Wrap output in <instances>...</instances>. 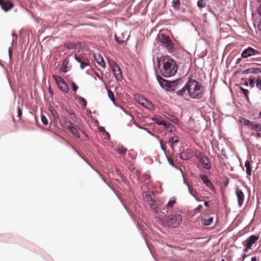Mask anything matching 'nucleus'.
Wrapping results in <instances>:
<instances>
[{
  "instance_id": "13",
  "label": "nucleus",
  "mask_w": 261,
  "mask_h": 261,
  "mask_svg": "<svg viewBox=\"0 0 261 261\" xmlns=\"http://www.w3.org/2000/svg\"><path fill=\"white\" fill-rule=\"evenodd\" d=\"M99 133L101 138L105 142H107L110 139V135L108 132L106 131L105 128L103 126H99Z\"/></svg>"
},
{
  "instance_id": "47",
  "label": "nucleus",
  "mask_w": 261,
  "mask_h": 261,
  "mask_svg": "<svg viewBox=\"0 0 261 261\" xmlns=\"http://www.w3.org/2000/svg\"><path fill=\"white\" fill-rule=\"evenodd\" d=\"M72 88L74 92H76L77 90L78 89V87L76 85V84L74 82H72L71 83Z\"/></svg>"
},
{
  "instance_id": "27",
  "label": "nucleus",
  "mask_w": 261,
  "mask_h": 261,
  "mask_svg": "<svg viewBox=\"0 0 261 261\" xmlns=\"http://www.w3.org/2000/svg\"><path fill=\"white\" fill-rule=\"evenodd\" d=\"M148 205H149L150 208H151L152 210H154L158 208H159L158 206L159 204L153 199L152 200V201L149 203Z\"/></svg>"
},
{
  "instance_id": "54",
  "label": "nucleus",
  "mask_w": 261,
  "mask_h": 261,
  "mask_svg": "<svg viewBox=\"0 0 261 261\" xmlns=\"http://www.w3.org/2000/svg\"><path fill=\"white\" fill-rule=\"evenodd\" d=\"M245 248L243 249V252H247L249 250L251 249V248H248V245H246V244H245Z\"/></svg>"
},
{
  "instance_id": "52",
  "label": "nucleus",
  "mask_w": 261,
  "mask_h": 261,
  "mask_svg": "<svg viewBox=\"0 0 261 261\" xmlns=\"http://www.w3.org/2000/svg\"><path fill=\"white\" fill-rule=\"evenodd\" d=\"M177 143H175V142H172V144H171V146H170V147H171V149H172V152H174V151H175V150H174V147H175V146H176L177 145Z\"/></svg>"
},
{
  "instance_id": "9",
  "label": "nucleus",
  "mask_w": 261,
  "mask_h": 261,
  "mask_svg": "<svg viewBox=\"0 0 261 261\" xmlns=\"http://www.w3.org/2000/svg\"><path fill=\"white\" fill-rule=\"evenodd\" d=\"M236 195L237 197L238 204L239 206H241L244 201L245 195L242 191L239 188H237L235 190Z\"/></svg>"
},
{
  "instance_id": "17",
  "label": "nucleus",
  "mask_w": 261,
  "mask_h": 261,
  "mask_svg": "<svg viewBox=\"0 0 261 261\" xmlns=\"http://www.w3.org/2000/svg\"><path fill=\"white\" fill-rule=\"evenodd\" d=\"M213 218L210 215H204L201 219V222L202 224L208 226L212 224Z\"/></svg>"
},
{
  "instance_id": "11",
  "label": "nucleus",
  "mask_w": 261,
  "mask_h": 261,
  "mask_svg": "<svg viewBox=\"0 0 261 261\" xmlns=\"http://www.w3.org/2000/svg\"><path fill=\"white\" fill-rule=\"evenodd\" d=\"M157 79L162 87L170 91L171 81L166 80L159 75L157 76Z\"/></svg>"
},
{
  "instance_id": "43",
  "label": "nucleus",
  "mask_w": 261,
  "mask_h": 261,
  "mask_svg": "<svg viewBox=\"0 0 261 261\" xmlns=\"http://www.w3.org/2000/svg\"><path fill=\"white\" fill-rule=\"evenodd\" d=\"M99 58L100 59V61H99V65L105 68L106 67V64L104 62L102 57L100 55H99Z\"/></svg>"
},
{
  "instance_id": "1",
  "label": "nucleus",
  "mask_w": 261,
  "mask_h": 261,
  "mask_svg": "<svg viewBox=\"0 0 261 261\" xmlns=\"http://www.w3.org/2000/svg\"><path fill=\"white\" fill-rule=\"evenodd\" d=\"M158 65L161 74L165 77L174 75L177 71L175 61L169 56L158 58Z\"/></svg>"
},
{
  "instance_id": "18",
  "label": "nucleus",
  "mask_w": 261,
  "mask_h": 261,
  "mask_svg": "<svg viewBox=\"0 0 261 261\" xmlns=\"http://www.w3.org/2000/svg\"><path fill=\"white\" fill-rule=\"evenodd\" d=\"M112 71L114 74L116 79L118 81H122L123 79V76L119 66L114 68V69L112 70Z\"/></svg>"
},
{
  "instance_id": "16",
  "label": "nucleus",
  "mask_w": 261,
  "mask_h": 261,
  "mask_svg": "<svg viewBox=\"0 0 261 261\" xmlns=\"http://www.w3.org/2000/svg\"><path fill=\"white\" fill-rule=\"evenodd\" d=\"M193 156L192 151L191 149H186L180 153V158L184 160L191 159Z\"/></svg>"
},
{
  "instance_id": "19",
  "label": "nucleus",
  "mask_w": 261,
  "mask_h": 261,
  "mask_svg": "<svg viewBox=\"0 0 261 261\" xmlns=\"http://www.w3.org/2000/svg\"><path fill=\"white\" fill-rule=\"evenodd\" d=\"M246 73H255L258 74L261 73V68H249L244 71Z\"/></svg>"
},
{
  "instance_id": "45",
  "label": "nucleus",
  "mask_w": 261,
  "mask_h": 261,
  "mask_svg": "<svg viewBox=\"0 0 261 261\" xmlns=\"http://www.w3.org/2000/svg\"><path fill=\"white\" fill-rule=\"evenodd\" d=\"M172 138V142H175L176 143H178L179 141V137L177 136H174L170 137Z\"/></svg>"
},
{
  "instance_id": "40",
  "label": "nucleus",
  "mask_w": 261,
  "mask_h": 261,
  "mask_svg": "<svg viewBox=\"0 0 261 261\" xmlns=\"http://www.w3.org/2000/svg\"><path fill=\"white\" fill-rule=\"evenodd\" d=\"M53 76H54V78L56 82H57V84H58V85H59V83H62L64 81L63 79L59 76L54 75H53Z\"/></svg>"
},
{
  "instance_id": "12",
  "label": "nucleus",
  "mask_w": 261,
  "mask_h": 261,
  "mask_svg": "<svg viewBox=\"0 0 261 261\" xmlns=\"http://www.w3.org/2000/svg\"><path fill=\"white\" fill-rule=\"evenodd\" d=\"M0 6L5 11H8L13 7V3L10 1H5V0H0Z\"/></svg>"
},
{
  "instance_id": "3",
  "label": "nucleus",
  "mask_w": 261,
  "mask_h": 261,
  "mask_svg": "<svg viewBox=\"0 0 261 261\" xmlns=\"http://www.w3.org/2000/svg\"><path fill=\"white\" fill-rule=\"evenodd\" d=\"M182 217L180 215L175 214L162 221V225L165 227L177 228L181 223Z\"/></svg>"
},
{
  "instance_id": "50",
  "label": "nucleus",
  "mask_w": 261,
  "mask_h": 261,
  "mask_svg": "<svg viewBox=\"0 0 261 261\" xmlns=\"http://www.w3.org/2000/svg\"><path fill=\"white\" fill-rule=\"evenodd\" d=\"M202 208H203V206L202 205L200 204L195 210V211L198 212H201Z\"/></svg>"
},
{
  "instance_id": "15",
  "label": "nucleus",
  "mask_w": 261,
  "mask_h": 261,
  "mask_svg": "<svg viewBox=\"0 0 261 261\" xmlns=\"http://www.w3.org/2000/svg\"><path fill=\"white\" fill-rule=\"evenodd\" d=\"M182 84V81L181 79H177L170 83V91H176L178 87Z\"/></svg>"
},
{
  "instance_id": "24",
  "label": "nucleus",
  "mask_w": 261,
  "mask_h": 261,
  "mask_svg": "<svg viewBox=\"0 0 261 261\" xmlns=\"http://www.w3.org/2000/svg\"><path fill=\"white\" fill-rule=\"evenodd\" d=\"M245 166L246 168V173L248 175H251V169L250 167V163L249 161H246L245 163Z\"/></svg>"
},
{
  "instance_id": "59",
  "label": "nucleus",
  "mask_w": 261,
  "mask_h": 261,
  "mask_svg": "<svg viewBox=\"0 0 261 261\" xmlns=\"http://www.w3.org/2000/svg\"><path fill=\"white\" fill-rule=\"evenodd\" d=\"M61 70L62 71H63V72H66L67 71V70H66V66L62 67L61 68Z\"/></svg>"
},
{
  "instance_id": "8",
  "label": "nucleus",
  "mask_w": 261,
  "mask_h": 261,
  "mask_svg": "<svg viewBox=\"0 0 261 261\" xmlns=\"http://www.w3.org/2000/svg\"><path fill=\"white\" fill-rule=\"evenodd\" d=\"M75 59L80 63V67L82 69H84L86 66L88 65V60L86 56L81 54L79 50L77 53L75 55Z\"/></svg>"
},
{
  "instance_id": "35",
  "label": "nucleus",
  "mask_w": 261,
  "mask_h": 261,
  "mask_svg": "<svg viewBox=\"0 0 261 261\" xmlns=\"http://www.w3.org/2000/svg\"><path fill=\"white\" fill-rule=\"evenodd\" d=\"M197 6L200 8H202L205 7L206 6V1L205 0H199L197 2Z\"/></svg>"
},
{
  "instance_id": "38",
  "label": "nucleus",
  "mask_w": 261,
  "mask_h": 261,
  "mask_svg": "<svg viewBox=\"0 0 261 261\" xmlns=\"http://www.w3.org/2000/svg\"><path fill=\"white\" fill-rule=\"evenodd\" d=\"M241 90L242 91V93L244 94L245 97L247 99H249L248 95L249 94V91L247 89H244L243 88H241Z\"/></svg>"
},
{
  "instance_id": "37",
  "label": "nucleus",
  "mask_w": 261,
  "mask_h": 261,
  "mask_svg": "<svg viewBox=\"0 0 261 261\" xmlns=\"http://www.w3.org/2000/svg\"><path fill=\"white\" fill-rule=\"evenodd\" d=\"M153 121L155 123L158 124V125H163L164 124L165 120H161L160 119H159L158 118H154L153 119Z\"/></svg>"
},
{
  "instance_id": "33",
  "label": "nucleus",
  "mask_w": 261,
  "mask_h": 261,
  "mask_svg": "<svg viewBox=\"0 0 261 261\" xmlns=\"http://www.w3.org/2000/svg\"><path fill=\"white\" fill-rule=\"evenodd\" d=\"M108 96H109V98L114 103H115V96H114V94L113 92L111 90L108 89Z\"/></svg>"
},
{
  "instance_id": "22",
  "label": "nucleus",
  "mask_w": 261,
  "mask_h": 261,
  "mask_svg": "<svg viewBox=\"0 0 261 261\" xmlns=\"http://www.w3.org/2000/svg\"><path fill=\"white\" fill-rule=\"evenodd\" d=\"M58 86L63 92L67 93L69 91L68 87L65 83L64 81H63L62 83H59Z\"/></svg>"
},
{
  "instance_id": "55",
  "label": "nucleus",
  "mask_w": 261,
  "mask_h": 261,
  "mask_svg": "<svg viewBox=\"0 0 261 261\" xmlns=\"http://www.w3.org/2000/svg\"><path fill=\"white\" fill-rule=\"evenodd\" d=\"M168 162L169 163V164L172 166H174V162H173V161L172 159H170L169 158H168Z\"/></svg>"
},
{
  "instance_id": "10",
  "label": "nucleus",
  "mask_w": 261,
  "mask_h": 261,
  "mask_svg": "<svg viewBox=\"0 0 261 261\" xmlns=\"http://www.w3.org/2000/svg\"><path fill=\"white\" fill-rule=\"evenodd\" d=\"M259 238V235H251L245 240V244L248 245V248H252L253 244L255 243Z\"/></svg>"
},
{
  "instance_id": "32",
  "label": "nucleus",
  "mask_w": 261,
  "mask_h": 261,
  "mask_svg": "<svg viewBox=\"0 0 261 261\" xmlns=\"http://www.w3.org/2000/svg\"><path fill=\"white\" fill-rule=\"evenodd\" d=\"M251 128V129L254 130L256 131H261V125L255 124L253 122Z\"/></svg>"
},
{
  "instance_id": "57",
  "label": "nucleus",
  "mask_w": 261,
  "mask_h": 261,
  "mask_svg": "<svg viewBox=\"0 0 261 261\" xmlns=\"http://www.w3.org/2000/svg\"><path fill=\"white\" fill-rule=\"evenodd\" d=\"M201 197V196L199 193H198V195H197V198H195L196 199V200L201 201V199H200Z\"/></svg>"
},
{
  "instance_id": "39",
  "label": "nucleus",
  "mask_w": 261,
  "mask_h": 261,
  "mask_svg": "<svg viewBox=\"0 0 261 261\" xmlns=\"http://www.w3.org/2000/svg\"><path fill=\"white\" fill-rule=\"evenodd\" d=\"M160 145H161V147L162 148V149L165 152L166 151V145L167 144V142H164L163 140H160Z\"/></svg>"
},
{
  "instance_id": "36",
  "label": "nucleus",
  "mask_w": 261,
  "mask_h": 261,
  "mask_svg": "<svg viewBox=\"0 0 261 261\" xmlns=\"http://www.w3.org/2000/svg\"><path fill=\"white\" fill-rule=\"evenodd\" d=\"M65 46L70 49L76 48L75 44L73 42L66 43Z\"/></svg>"
},
{
  "instance_id": "2",
  "label": "nucleus",
  "mask_w": 261,
  "mask_h": 261,
  "mask_svg": "<svg viewBox=\"0 0 261 261\" xmlns=\"http://www.w3.org/2000/svg\"><path fill=\"white\" fill-rule=\"evenodd\" d=\"M186 88L189 95L193 99L201 98L204 93V88L201 84L191 78L186 83Z\"/></svg>"
},
{
  "instance_id": "6",
  "label": "nucleus",
  "mask_w": 261,
  "mask_h": 261,
  "mask_svg": "<svg viewBox=\"0 0 261 261\" xmlns=\"http://www.w3.org/2000/svg\"><path fill=\"white\" fill-rule=\"evenodd\" d=\"M260 53L257 50H256L251 47H248L242 51L241 54V57L242 58L247 59L249 57H256Z\"/></svg>"
},
{
  "instance_id": "21",
  "label": "nucleus",
  "mask_w": 261,
  "mask_h": 261,
  "mask_svg": "<svg viewBox=\"0 0 261 261\" xmlns=\"http://www.w3.org/2000/svg\"><path fill=\"white\" fill-rule=\"evenodd\" d=\"M188 190L189 193L191 195H192L194 198H197V195H198V192L196 189H195L192 185H190L189 184H187Z\"/></svg>"
},
{
  "instance_id": "26",
  "label": "nucleus",
  "mask_w": 261,
  "mask_h": 261,
  "mask_svg": "<svg viewBox=\"0 0 261 261\" xmlns=\"http://www.w3.org/2000/svg\"><path fill=\"white\" fill-rule=\"evenodd\" d=\"M143 196L145 201L147 202L148 204L153 200V198L150 195H148L147 193H143Z\"/></svg>"
},
{
  "instance_id": "34",
  "label": "nucleus",
  "mask_w": 261,
  "mask_h": 261,
  "mask_svg": "<svg viewBox=\"0 0 261 261\" xmlns=\"http://www.w3.org/2000/svg\"><path fill=\"white\" fill-rule=\"evenodd\" d=\"M109 64L112 70L119 66L115 62L112 60H109Z\"/></svg>"
},
{
  "instance_id": "30",
  "label": "nucleus",
  "mask_w": 261,
  "mask_h": 261,
  "mask_svg": "<svg viewBox=\"0 0 261 261\" xmlns=\"http://www.w3.org/2000/svg\"><path fill=\"white\" fill-rule=\"evenodd\" d=\"M187 91V89L186 88V84L184 87H183L181 89L178 90L176 93L179 96H184V93L186 92V91Z\"/></svg>"
},
{
  "instance_id": "56",
  "label": "nucleus",
  "mask_w": 261,
  "mask_h": 261,
  "mask_svg": "<svg viewBox=\"0 0 261 261\" xmlns=\"http://www.w3.org/2000/svg\"><path fill=\"white\" fill-rule=\"evenodd\" d=\"M17 116L19 117H20L21 116V111L20 109L19 108V107H18Z\"/></svg>"
},
{
  "instance_id": "46",
  "label": "nucleus",
  "mask_w": 261,
  "mask_h": 261,
  "mask_svg": "<svg viewBox=\"0 0 261 261\" xmlns=\"http://www.w3.org/2000/svg\"><path fill=\"white\" fill-rule=\"evenodd\" d=\"M41 121L44 125L48 124V120L47 118L43 115L41 116Z\"/></svg>"
},
{
  "instance_id": "60",
  "label": "nucleus",
  "mask_w": 261,
  "mask_h": 261,
  "mask_svg": "<svg viewBox=\"0 0 261 261\" xmlns=\"http://www.w3.org/2000/svg\"><path fill=\"white\" fill-rule=\"evenodd\" d=\"M11 55H12V50H11V48H9V57L11 58Z\"/></svg>"
},
{
  "instance_id": "42",
  "label": "nucleus",
  "mask_w": 261,
  "mask_h": 261,
  "mask_svg": "<svg viewBox=\"0 0 261 261\" xmlns=\"http://www.w3.org/2000/svg\"><path fill=\"white\" fill-rule=\"evenodd\" d=\"M255 84L256 87L261 90V79L260 78L255 80Z\"/></svg>"
},
{
  "instance_id": "58",
  "label": "nucleus",
  "mask_w": 261,
  "mask_h": 261,
  "mask_svg": "<svg viewBox=\"0 0 261 261\" xmlns=\"http://www.w3.org/2000/svg\"><path fill=\"white\" fill-rule=\"evenodd\" d=\"M172 138L171 137H169L168 140V143L169 144L170 146H171V144H172Z\"/></svg>"
},
{
  "instance_id": "25",
  "label": "nucleus",
  "mask_w": 261,
  "mask_h": 261,
  "mask_svg": "<svg viewBox=\"0 0 261 261\" xmlns=\"http://www.w3.org/2000/svg\"><path fill=\"white\" fill-rule=\"evenodd\" d=\"M180 6V2L179 0H172V7L174 10H178Z\"/></svg>"
},
{
  "instance_id": "14",
  "label": "nucleus",
  "mask_w": 261,
  "mask_h": 261,
  "mask_svg": "<svg viewBox=\"0 0 261 261\" xmlns=\"http://www.w3.org/2000/svg\"><path fill=\"white\" fill-rule=\"evenodd\" d=\"M202 181L205 184V185L209 187L213 191H215V188L213 183L210 180L207 175L201 174L200 175Z\"/></svg>"
},
{
  "instance_id": "5",
  "label": "nucleus",
  "mask_w": 261,
  "mask_h": 261,
  "mask_svg": "<svg viewBox=\"0 0 261 261\" xmlns=\"http://www.w3.org/2000/svg\"><path fill=\"white\" fill-rule=\"evenodd\" d=\"M195 156L199 161L203 165V167L207 169L210 170L211 169L212 165L208 158L204 154L199 153L195 154Z\"/></svg>"
},
{
  "instance_id": "4",
  "label": "nucleus",
  "mask_w": 261,
  "mask_h": 261,
  "mask_svg": "<svg viewBox=\"0 0 261 261\" xmlns=\"http://www.w3.org/2000/svg\"><path fill=\"white\" fill-rule=\"evenodd\" d=\"M159 41L164 45L169 51H171L174 47V44L170 39L168 36L165 35L163 34H160L158 35Z\"/></svg>"
},
{
  "instance_id": "7",
  "label": "nucleus",
  "mask_w": 261,
  "mask_h": 261,
  "mask_svg": "<svg viewBox=\"0 0 261 261\" xmlns=\"http://www.w3.org/2000/svg\"><path fill=\"white\" fill-rule=\"evenodd\" d=\"M176 203V199L175 197H172L167 203L165 207L163 208L159 207V210L163 214L167 215L169 213L172 211V210Z\"/></svg>"
},
{
  "instance_id": "61",
  "label": "nucleus",
  "mask_w": 261,
  "mask_h": 261,
  "mask_svg": "<svg viewBox=\"0 0 261 261\" xmlns=\"http://www.w3.org/2000/svg\"><path fill=\"white\" fill-rule=\"evenodd\" d=\"M251 261H257V258L256 256H253L251 258Z\"/></svg>"
},
{
  "instance_id": "53",
  "label": "nucleus",
  "mask_w": 261,
  "mask_h": 261,
  "mask_svg": "<svg viewBox=\"0 0 261 261\" xmlns=\"http://www.w3.org/2000/svg\"><path fill=\"white\" fill-rule=\"evenodd\" d=\"M168 130L169 131H170V132H173L175 130V127H174V126L173 125H172L170 123V126H169V128L168 129Z\"/></svg>"
},
{
  "instance_id": "64",
  "label": "nucleus",
  "mask_w": 261,
  "mask_h": 261,
  "mask_svg": "<svg viewBox=\"0 0 261 261\" xmlns=\"http://www.w3.org/2000/svg\"><path fill=\"white\" fill-rule=\"evenodd\" d=\"M252 59L253 61H258V60L257 59V58H252Z\"/></svg>"
},
{
  "instance_id": "49",
  "label": "nucleus",
  "mask_w": 261,
  "mask_h": 261,
  "mask_svg": "<svg viewBox=\"0 0 261 261\" xmlns=\"http://www.w3.org/2000/svg\"><path fill=\"white\" fill-rule=\"evenodd\" d=\"M74 135H76L77 130L74 127H72L69 130Z\"/></svg>"
},
{
  "instance_id": "20",
  "label": "nucleus",
  "mask_w": 261,
  "mask_h": 261,
  "mask_svg": "<svg viewBox=\"0 0 261 261\" xmlns=\"http://www.w3.org/2000/svg\"><path fill=\"white\" fill-rule=\"evenodd\" d=\"M142 106L145 107L149 110H152L153 109V105L150 101L145 98L142 102Z\"/></svg>"
},
{
  "instance_id": "62",
  "label": "nucleus",
  "mask_w": 261,
  "mask_h": 261,
  "mask_svg": "<svg viewBox=\"0 0 261 261\" xmlns=\"http://www.w3.org/2000/svg\"><path fill=\"white\" fill-rule=\"evenodd\" d=\"M204 204L206 207H208L209 206V202H207V201L204 202Z\"/></svg>"
},
{
  "instance_id": "23",
  "label": "nucleus",
  "mask_w": 261,
  "mask_h": 261,
  "mask_svg": "<svg viewBox=\"0 0 261 261\" xmlns=\"http://www.w3.org/2000/svg\"><path fill=\"white\" fill-rule=\"evenodd\" d=\"M75 98L77 100V102H79L82 106H83L85 107L86 106L87 101L85 99L77 95L75 96Z\"/></svg>"
},
{
  "instance_id": "63",
  "label": "nucleus",
  "mask_w": 261,
  "mask_h": 261,
  "mask_svg": "<svg viewBox=\"0 0 261 261\" xmlns=\"http://www.w3.org/2000/svg\"><path fill=\"white\" fill-rule=\"evenodd\" d=\"M71 117L72 119H74V118L75 117V114L74 113L70 114Z\"/></svg>"
},
{
  "instance_id": "31",
  "label": "nucleus",
  "mask_w": 261,
  "mask_h": 261,
  "mask_svg": "<svg viewBox=\"0 0 261 261\" xmlns=\"http://www.w3.org/2000/svg\"><path fill=\"white\" fill-rule=\"evenodd\" d=\"M118 153L121 155H125L127 152V148L124 147L123 146H121V147L118 149Z\"/></svg>"
},
{
  "instance_id": "44",
  "label": "nucleus",
  "mask_w": 261,
  "mask_h": 261,
  "mask_svg": "<svg viewBox=\"0 0 261 261\" xmlns=\"http://www.w3.org/2000/svg\"><path fill=\"white\" fill-rule=\"evenodd\" d=\"M248 82H249V85L252 87H254V86H255V81L254 80V79H251V78H250L249 80H248Z\"/></svg>"
},
{
  "instance_id": "48",
  "label": "nucleus",
  "mask_w": 261,
  "mask_h": 261,
  "mask_svg": "<svg viewBox=\"0 0 261 261\" xmlns=\"http://www.w3.org/2000/svg\"><path fill=\"white\" fill-rule=\"evenodd\" d=\"M115 40L119 44H122L124 42V40L119 39L116 36H115Z\"/></svg>"
},
{
  "instance_id": "28",
  "label": "nucleus",
  "mask_w": 261,
  "mask_h": 261,
  "mask_svg": "<svg viewBox=\"0 0 261 261\" xmlns=\"http://www.w3.org/2000/svg\"><path fill=\"white\" fill-rule=\"evenodd\" d=\"M64 126L68 130L70 129L73 126L71 122L68 120H65L63 122Z\"/></svg>"
},
{
  "instance_id": "29",
  "label": "nucleus",
  "mask_w": 261,
  "mask_h": 261,
  "mask_svg": "<svg viewBox=\"0 0 261 261\" xmlns=\"http://www.w3.org/2000/svg\"><path fill=\"white\" fill-rule=\"evenodd\" d=\"M240 122L243 123L244 125L246 126H252V125L253 122H250L248 120L245 119V118H242L241 120H240Z\"/></svg>"
},
{
  "instance_id": "41",
  "label": "nucleus",
  "mask_w": 261,
  "mask_h": 261,
  "mask_svg": "<svg viewBox=\"0 0 261 261\" xmlns=\"http://www.w3.org/2000/svg\"><path fill=\"white\" fill-rule=\"evenodd\" d=\"M136 99L141 105H142V102L144 101V100L145 99V98L142 96L138 95L136 97Z\"/></svg>"
},
{
  "instance_id": "51",
  "label": "nucleus",
  "mask_w": 261,
  "mask_h": 261,
  "mask_svg": "<svg viewBox=\"0 0 261 261\" xmlns=\"http://www.w3.org/2000/svg\"><path fill=\"white\" fill-rule=\"evenodd\" d=\"M163 125L165 126V128H166V129H168L169 128V126H170V123L168 122L165 121L164 124H163Z\"/></svg>"
}]
</instances>
